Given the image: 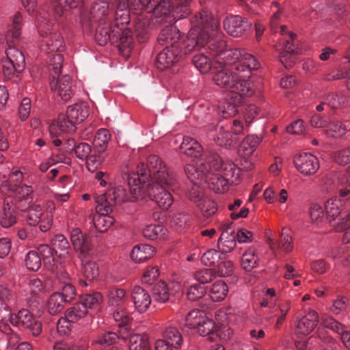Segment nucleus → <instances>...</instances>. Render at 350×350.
Here are the masks:
<instances>
[{
    "label": "nucleus",
    "mask_w": 350,
    "mask_h": 350,
    "mask_svg": "<svg viewBox=\"0 0 350 350\" xmlns=\"http://www.w3.org/2000/svg\"><path fill=\"white\" fill-rule=\"evenodd\" d=\"M189 23L191 29L183 43L185 53H189L206 46L216 65L232 64L235 69L247 72L251 68H259L257 59L245 50L226 49V42L219 30V23L208 10L196 12Z\"/></svg>",
    "instance_id": "1"
},
{
    "label": "nucleus",
    "mask_w": 350,
    "mask_h": 350,
    "mask_svg": "<svg viewBox=\"0 0 350 350\" xmlns=\"http://www.w3.org/2000/svg\"><path fill=\"white\" fill-rule=\"evenodd\" d=\"M109 5L108 1L97 0L89 12L82 14L83 30L88 33L94 31V39L99 45L104 46L110 42L118 47L124 57L128 58L133 46L131 31L125 27L126 24H122L120 18L113 23L110 22Z\"/></svg>",
    "instance_id": "2"
},
{
    "label": "nucleus",
    "mask_w": 350,
    "mask_h": 350,
    "mask_svg": "<svg viewBox=\"0 0 350 350\" xmlns=\"http://www.w3.org/2000/svg\"><path fill=\"white\" fill-rule=\"evenodd\" d=\"M150 181L147 186V193L159 207L168 209L174 200L169 188L175 183L173 176L168 172L165 163L157 155H150L147 160Z\"/></svg>",
    "instance_id": "3"
},
{
    "label": "nucleus",
    "mask_w": 350,
    "mask_h": 350,
    "mask_svg": "<svg viewBox=\"0 0 350 350\" xmlns=\"http://www.w3.org/2000/svg\"><path fill=\"white\" fill-rule=\"evenodd\" d=\"M22 16L16 13L12 21V24L6 35L8 47L5 51L7 62L3 64V74L8 79L15 75L21 73L25 67V56L21 51L15 46L14 39H18L21 36Z\"/></svg>",
    "instance_id": "4"
},
{
    "label": "nucleus",
    "mask_w": 350,
    "mask_h": 350,
    "mask_svg": "<svg viewBox=\"0 0 350 350\" xmlns=\"http://www.w3.org/2000/svg\"><path fill=\"white\" fill-rule=\"evenodd\" d=\"M185 171L188 178L195 185H200L204 181L207 183L209 188L216 193L226 192L231 183L219 172L210 170L205 160L201 161L197 166L187 164Z\"/></svg>",
    "instance_id": "5"
},
{
    "label": "nucleus",
    "mask_w": 350,
    "mask_h": 350,
    "mask_svg": "<svg viewBox=\"0 0 350 350\" xmlns=\"http://www.w3.org/2000/svg\"><path fill=\"white\" fill-rule=\"evenodd\" d=\"M214 68L215 74L213 79L215 85L220 88H237L238 85L241 87L250 88L251 85L257 87L261 85V79L254 82L252 77V71L258 68H251L247 72L235 69L232 64H228L219 66L214 64Z\"/></svg>",
    "instance_id": "6"
},
{
    "label": "nucleus",
    "mask_w": 350,
    "mask_h": 350,
    "mask_svg": "<svg viewBox=\"0 0 350 350\" xmlns=\"http://www.w3.org/2000/svg\"><path fill=\"white\" fill-rule=\"evenodd\" d=\"M141 9L147 12L146 15L158 26L171 23L174 19L181 18L174 11V5L170 0H138Z\"/></svg>",
    "instance_id": "7"
},
{
    "label": "nucleus",
    "mask_w": 350,
    "mask_h": 350,
    "mask_svg": "<svg viewBox=\"0 0 350 350\" xmlns=\"http://www.w3.org/2000/svg\"><path fill=\"white\" fill-rule=\"evenodd\" d=\"M54 24L53 19H48L41 16L38 18V31L44 42L42 50L47 53L61 51L64 48L62 36L53 28Z\"/></svg>",
    "instance_id": "8"
},
{
    "label": "nucleus",
    "mask_w": 350,
    "mask_h": 350,
    "mask_svg": "<svg viewBox=\"0 0 350 350\" xmlns=\"http://www.w3.org/2000/svg\"><path fill=\"white\" fill-rule=\"evenodd\" d=\"M254 94V89H234L229 90L226 94V100L221 107L220 112L224 118L235 116L238 113L237 106L242 104L247 98Z\"/></svg>",
    "instance_id": "9"
},
{
    "label": "nucleus",
    "mask_w": 350,
    "mask_h": 350,
    "mask_svg": "<svg viewBox=\"0 0 350 350\" xmlns=\"http://www.w3.org/2000/svg\"><path fill=\"white\" fill-rule=\"evenodd\" d=\"M210 170L219 172L231 183L237 181L239 176L240 169L232 161H224L217 155L207 157L205 159Z\"/></svg>",
    "instance_id": "10"
},
{
    "label": "nucleus",
    "mask_w": 350,
    "mask_h": 350,
    "mask_svg": "<svg viewBox=\"0 0 350 350\" xmlns=\"http://www.w3.org/2000/svg\"><path fill=\"white\" fill-rule=\"evenodd\" d=\"M280 33L282 36L288 34V36L283 40V51L280 54V62L286 68H290L294 64L295 56L298 53V49L294 43L296 34L288 32L284 25L280 27Z\"/></svg>",
    "instance_id": "11"
},
{
    "label": "nucleus",
    "mask_w": 350,
    "mask_h": 350,
    "mask_svg": "<svg viewBox=\"0 0 350 350\" xmlns=\"http://www.w3.org/2000/svg\"><path fill=\"white\" fill-rule=\"evenodd\" d=\"M185 51V46L175 48L169 46H165L157 55L156 62L157 68L164 70L171 68L179 61L183 54H187Z\"/></svg>",
    "instance_id": "12"
},
{
    "label": "nucleus",
    "mask_w": 350,
    "mask_h": 350,
    "mask_svg": "<svg viewBox=\"0 0 350 350\" xmlns=\"http://www.w3.org/2000/svg\"><path fill=\"white\" fill-rule=\"evenodd\" d=\"M294 164L299 173L306 176L315 174L320 167L318 158L308 152L300 154L295 157Z\"/></svg>",
    "instance_id": "13"
},
{
    "label": "nucleus",
    "mask_w": 350,
    "mask_h": 350,
    "mask_svg": "<svg viewBox=\"0 0 350 350\" xmlns=\"http://www.w3.org/2000/svg\"><path fill=\"white\" fill-rule=\"evenodd\" d=\"M223 25L229 35L241 37L250 31L252 24L247 19L236 15L226 17Z\"/></svg>",
    "instance_id": "14"
},
{
    "label": "nucleus",
    "mask_w": 350,
    "mask_h": 350,
    "mask_svg": "<svg viewBox=\"0 0 350 350\" xmlns=\"http://www.w3.org/2000/svg\"><path fill=\"white\" fill-rule=\"evenodd\" d=\"M64 62L63 55L60 53H56L53 55L51 59L50 67L53 71L51 75L53 79L50 81L51 88H62V86H68L71 82V78L69 75H65L61 78L59 75L61 72Z\"/></svg>",
    "instance_id": "15"
},
{
    "label": "nucleus",
    "mask_w": 350,
    "mask_h": 350,
    "mask_svg": "<svg viewBox=\"0 0 350 350\" xmlns=\"http://www.w3.org/2000/svg\"><path fill=\"white\" fill-rule=\"evenodd\" d=\"M319 322L318 313L310 309L307 313L297 322L295 334L299 338H304L309 335L317 327Z\"/></svg>",
    "instance_id": "16"
},
{
    "label": "nucleus",
    "mask_w": 350,
    "mask_h": 350,
    "mask_svg": "<svg viewBox=\"0 0 350 350\" xmlns=\"http://www.w3.org/2000/svg\"><path fill=\"white\" fill-rule=\"evenodd\" d=\"M181 33L176 26L173 25H166L158 37V43L161 45L169 46L172 48L184 47L183 43L187 38L180 41Z\"/></svg>",
    "instance_id": "17"
},
{
    "label": "nucleus",
    "mask_w": 350,
    "mask_h": 350,
    "mask_svg": "<svg viewBox=\"0 0 350 350\" xmlns=\"http://www.w3.org/2000/svg\"><path fill=\"white\" fill-rule=\"evenodd\" d=\"M16 223V213L12 199L8 196L5 198L3 204L0 206V224L4 228H8Z\"/></svg>",
    "instance_id": "18"
},
{
    "label": "nucleus",
    "mask_w": 350,
    "mask_h": 350,
    "mask_svg": "<svg viewBox=\"0 0 350 350\" xmlns=\"http://www.w3.org/2000/svg\"><path fill=\"white\" fill-rule=\"evenodd\" d=\"M70 240L75 250L79 252V257H85V254L92 250L90 241L83 234L82 231L75 228L70 231Z\"/></svg>",
    "instance_id": "19"
},
{
    "label": "nucleus",
    "mask_w": 350,
    "mask_h": 350,
    "mask_svg": "<svg viewBox=\"0 0 350 350\" xmlns=\"http://www.w3.org/2000/svg\"><path fill=\"white\" fill-rule=\"evenodd\" d=\"M132 299L135 309L139 313H144L150 308L152 299L149 293L143 288L136 286L133 288Z\"/></svg>",
    "instance_id": "20"
},
{
    "label": "nucleus",
    "mask_w": 350,
    "mask_h": 350,
    "mask_svg": "<svg viewBox=\"0 0 350 350\" xmlns=\"http://www.w3.org/2000/svg\"><path fill=\"white\" fill-rule=\"evenodd\" d=\"M76 127L72 121L67 118L66 114H59L55 122L50 125L49 131L51 135L57 136L61 133L74 132Z\"/></svg>",
    "instance_id": "21"
},
{
    "label": "nucleus",
    "mask_w": 350,
    "mask_h": 350,
    "mask_svg": "<svg viewBox=\"0 0 350 350\" xmlns=\"http://www.w3.org/2000/svg\"><path fill=\"white\" fill-rule=\"evenodd\" d=\"M66 114L77 126L88 117L89 107L85 103H76L68 107Z\"/></svg>",
    "instance_id": "22"
},
{
    "label": "nucleus",
    "mask_w": 350,
    "mask_h": 350,
    "mask_svg": "<svg viewBox=\"0 0 350 350\" xmlns=\"http://www.w3.org/2000/svg\"><path fill=\"white\" fill-rule=\"evenodd\" d=\"M158 27L146 14L140 16L135 23V33L139 42H144L149 38V31Z\"/></svg>",
    "instance_id": "23"
},
{
    "label": "nucleus",
    "mask_w": 350,
    "mask_h": 350,
    "mask_svg": "<svg viewBox=\"0 0 350 350\" xmlns=\"http://www.w3.org/2000/svg\"><path fill=\"white\" fill-rule=\"evenodd\" d=\"M53 250L56 255L64 258V261L68 260L70 257V247L68 241L62 234L54 236L51 241Z\"/></svg>",
    "instance_id": "24"
},
{
    "label": "nucleus",
    "mask_w": 350,
    "mask_h": 350,
    "mask_svg": "<svg viewBox=\"0 0 350 350\" xmlns=\"http://www.w3.org/2000/svg\"><path fill=\"white\" fill-rule=\"evenodd\" d=\"M154 247L148 244H139L133 247L131 252V259L137 263L146 261L155 254Z\"/></svg>",
    "instance_id": "25"
},
{
    "label": "nucleus",
    "mask_w": 350,
    "mask_h": 350,
    "mask_svg": "<svg viewBox=\"0 0 350 350\" xmlns=\"http://www.w3.org/2000/svg\"><path fill=\"white\" fill-rule=\"evenodd\" d=\"M190 199L196 204L204 217H211L217 211L215 202L207 197H202L198 194L191 196Z\"/></svg>",
    "instance_id": "26"
},
{
    "label": "nucleus",
    "mask_w": 350,
    "mask_h": 350,
    "mask_svg": "<svg viewBox=\"0 0 350 350\" xmlns=\"http://www.w3.org/2000/svg\"><path fill=\"white\" fill-rule=\"evenodd\" d=\"M146 180V176L143 173L141 174L133 173L128 176V185L132 198L137 199L142 196Z\"/></svg>",
    "instance_id": "27"
},
{
    "label": "nucleus",
    "mask_w": 350,
    "mask_h": 350,
    "mask_svg": "<svg viewBox=\"0 0 350 350\" xmlns=\"http://www.w3.org/2000/svg\"><path fill=\"white\" fill-rule=\"evenodd\" d=\"M262 137L258 135H250L245 137L241 142L239 152L244 157H250L255 152L256 148L262 142Z\"/></svg>",
    "instance_id": "28"
},
{
    "label": "nucleus",
    "mask_w": 350,
    "mask_h": 350,
    "mask_svg": "<svg viewBox=\"0 0 350 350\" xmlns=\"http://www.w3.org/2000/svg\"><path fill=\"white\" fill-rule=\"evenodd\" d=\"M105 200L106 201H109V204H117L128 200H131V198L124 187L116 185L111 187L107 191Z\"/></svg>",
    "instance_id": "29"
},
{
    "label": "nucleus",
    "mask_w": 350,
    "mask_h": 350,
    "mask_svg": "<svg viewBox=\"0 0 350 350\" xmlns=\"http://www.w3.org/2000/svg\"><path fill=\"white\" fill-rule=\"evenodd\" d=\"M180 148L185 155L198 158L201 156L202 148L197 140L190 137H184Z\"/></svg>",
    "instance_id": "30"
},
{
    "label": "nucleus",
    "mask_w": 350,
    "mask_h": 350,
    "mask_svg": "<svg viewBox=\"0 0 350 350\" xmlns=\"http://www.w3.org/2000/svg\"><path fill=\"white\" fill-rule=\"evenodd\" d=\"M215 142L220 146H231L237 142V138L232 137L230 132L224 126L216 129L215 134H211Z\"/></svg>",
    "instance_id": "31"
},
{
    "label": "nucleus",
    "mask_w": 350,
    "mask_h": 350,
    "mask_svg": "<svg viewBox=\"0 0 350 350\" xmlns=\"http://www.w3.org/2000/svg\"><path fill=\"white\" fill-rule=\"evenodd\" d=\"M119 338L127 340L124 332L120 331V335L118 336L112 332H107L96 336L92 341V345H99L101 346H111L116 344Z\"/></svg>",
    "instance_id": "32"
},
{
    "label": "nucleus",
    "mask_w": 350,
    "mask_h": 350,
    "mask_svg": "<svg viewBox=\"0 0 350 350\" xmlns=\"http://www.w3.org/2000/svg\"><path fill=\"white\" fill-rule=\"evenodd\" d=\"M129 340V347L130 350H152L149 340L146 335L133 334H125Z\"/></svg>",
    "instance_id": "33"
},
{
    "label": "nucleus",
    "mask_w": 350,
    "mask_h": 350,
    "mask_svg": "<svg viewBox=\"0 0 350 350\" xmlns=\"http://www.w3.org/2000/svg\"><path fill=\"white\" fill-rule=\"evenodd\" d=\"M142 232L144 237L151 240H163L167 237V230L159 224L148 225Z\"/></svg>",
    "instance_id": "34"
},
{
    "label": "nucleus",
    "mask_w": 350,
    "mask_h": 350,
    "mask_svg": "<svg viewBox=\"0 0 350 350\" xmlns=\"http://www.w3.org/2000/svg\"><path fill=\"white\" fill-rule=\"evenodd\" d=\"M229 289L227 284L221 280L214 282L210 288L209 296L213 301L224 300L228 293Z\"/></svg>",
    "instance_id": "35"
},
{
    "label": "nucleus",
    "mask_w": 350,
    "mask_h": 350,
    "mask_svg": "<svg viewBox=\"0 0 350 350\" xmlns=\"http://www.w3.org/2000/svg\"><path fill=\"white\" fill-rule=\"evenodd\" d=\"M23 210H27V222L29 225L35 226L37 224H39V222H41V224H43L44 222L41 218L43 215V211L42 208L40 207V205L38 204H32L28 206L23 205L22 206Z\"/></svg>",
    "instance_id": "36"
},
{
    "label": "nucleus",
    "mask_w": 350,
    "mask_h": 350,
    "mask_svg": "<svg viewBox=\"0 0 350 350\" xmlns=\"http://www.w3.org/2000/svg\"><path fill=\"white\" fill-rule=\"evenodd\" d=\"M293 249V244L291 230L288 228H283L280 234V242L276 245L275 252H279L286 254Z\"/></svg>",
    "instance_id": "37"
},
{
    "label": "nucleus",
    "mask_w": 350,
    "mask_h": 350,
    "mask_svg": "<svg viewBox=\"0 0 350 350\" xmlns=\"http://www.w3.org/2000/svg\"><path fill=\"white\" fill-rule=\"evenodd\" d=\"M65 315L70 321L77 323L88 316V310L83 304L77 302L66 310Z\"/></svg>",
    "instance_id": "38"
},
{
    "label": "nucleus",
    "mask_w": 350,
    "mask_h": 350,
    "mask_svg": "<svg viewBox=\"0 0 350 350\" xmlns=\"http://www.w3.org/2000/svg\"><path fill=\"white\" fill-rule=\"evenodd\" d=\"M111 140V134L106 129H98L94 138L93 144L98 152H104Z\"/></svg>",
    "instance_id": "39"
},
{
    "label": "nucleus",
    "mask_w": 350,
    "mask_h": 350,
    "mask_svg": "<svg viewBox=\"0 0 350 350\" xmlns=\"http://www.w3.org/2000/svg\"><path fill=\"white\" fill-rule=\"evenodd\" d=\"M78 1L79 0H53L51 2V12L54 17L61 16L65 11L76 8Z\"/></svg>",
    "instance_id": "40"
},
{
    "label": "nucleus",
    "mask_w": 350,
    "mask_h": 350,
    "mask_svg": "<svg viewBox=\"0 0 350 350\" xmlns=\"http://www.w3.org/2000/svg\"><path fill=\"white\" fill-rule=\"evenodd\" d=\"M66 301L60 295V293H53L48 299L46 308L51 315H56L59 313L64 308Z\"/></svg>",
    "instance_id": "41"
},
{
    "label": "nucleus",
    "mask_w": 350,
    "mask_h": 350,
    "mask_svg": "<svg viewBox=\"0 0 350 350\" xmlns=\"http://www.w3.org/2000/svg\"><path fill=\"white\" fill-rule=\"evenodd\" d=\"M342 202L338 199H330L325 204V211L326 212L329 224L336 220L341 213Z\"/></svg>",
    "instance_id": "42"
},
{
    "label": "nucleus",
    "mask_w": 350,
    "mask_h": 350,
    "mask_svg": "<svg viewBox=\"0 0 350 350\" xmlns=\"http://www.w3.org/2000/svg\"><path fill=\"white\" fill-rule=\"evenodd\" d=\"M163 338L167 342L172 344L178 349H180L183 342L182 334L175 327H167L163 332Z\"/></svg>",
    "instance_id": "43"
},
{
    "label": "nucleus",
    "mask_w": 350,
    "mask_h": 350,
    "mask_svg": "<svg viewBox=\"0 0 350 350\" xmlns=\"http://www.w3.org/2000/svg\"><path fill=\"white\" fill-rule=\"evenodd\" d=\"M192 62L196 68L203 74L215 69L214 62H212L204 53H199L194 55Z\"/></svg>",
    "instance_id": "44"
},
{
    "label": "nucleus",
    "mask_w": 350,
    "mask_h": 350,
    "mask_svg": "<svg viewBox=\"0 0 350 350\" xmlns=\"http://www.w3.org/2000/svg\"><path fill=\"white\" fill-rule=\"evenodd\" d=\"M113 217L105 214L96 213L93 217L95 228L100 232H106L114 223Z\"/></svg>",
    "instance_id": "45"
},
{
    "label": "nucleus",
    "mask_w": 350,
    "mask_h": 350,
    "mask_svg": "<svg viewBox=\"0 0 350 350\" xmlns=\"http://www.w3.org/2000/svg\"><path fill=\"white\" fill-rule=\"evenodd\" d=\"M346 126L339 121H332L327 124L324 133L328 138H339L346 133Z\"/></svg>",
    "instance_id": "46"
},
{
    "label": "nucleus",
    "mask_w": 350,
    "mask_h": 350,
    "mask_svg": "<svg viewBox=\"0 0 350 350\" xmlns=\"http://www.w3.org/2000/svg\"><path fill=\"white\" fill-rule=\"evenodd\" d=\"M310 217L312 224L319 226L325 221L324 206L319 204H312L310 206Z\"/></svg>",
    "instance_id": "47"
},
{
    "label": "nucleus",
    "mask_w": 350,
    "mask_h": 350,
    "mask_svg": "<svg viewBox=\"0 0 350 350\" xmlns=\"http://www.w3.org/2000/svg\"><path fill=\"white\" fill-rule=\"evenodd\" d=\"M152 295L157 302L165 303L169 300L170 292L167 284L163 281H159L152 289Z\"/></svg>",
    "instance_id": "48"
},
{
    "label": "nucleus",
    "mask_w": 350,
    "mask_h": 350,
    "mask_svg": "<svg viewBox=\"0 0 350 350\" xmlns=\"http://www.w3.org/2000/svg\"><path fill=\"white\" fill-rule=\"evenodd\" d=\"M215 318L219 323L223 325L234 322L237 319V310L231 307L222 308L217 311Z\"/></svg>",
    "instance_id": "49"
},
{
    "label": "nucleus",
    "mask_w": 350,
    "mask_h": 350,
    "mask_svg": "<svg viewBox=\"0 0 350 350\" xmlns=\"http://www.w3.org/2000/svg\"><path fill=\"white\" fill-rule=\"evenodd\" d=\"M258 257L254 249L250 248L247 250L241 258V266L247 271L252 270L258 265Z\"/></svg>",
    "instance_id": "50"
},
{
    "label": "nucleus",
    "mask_w": 350,
    "mask_h": 350,
    "mask_svg": "<svg viewBox=\"0 0 350 350\" xmlns=\"http://www.w3.org/2000/svg\"><path fill=\"white\" fill-rule=\"evenodd\" d=\"M246 127H250L252 122L260 114V109L255 105L249 104L245 106L241 111Z\"/></svg>",
    "instance_id": "51"
},
{
    "label": "nucleus",
    "mask_w": 350,
    "mask_h": 350,
    "mask_svg": "<svg viewBox=\"0 0 350 350\" xmlns=\"http://www.w3.org/2000/svg\"><path fill=\"white\" fill-rule=\"evenodd\" d=\"M215 327L214 321L206 315L202 320L199 326L196 329L201 336H207L211 340H213V332Z\"/></svg>",
    "instance_id": "52"
},
{
    "label": "nucleus",
    "mask_w": 350,
    "mask_h": 350,
    "mask_svg": "<svg viewBox=\"0 0 350 350\" xmlns=\"http://www.w3.org/2000/svg\"><path fill=\"white\" fill-rule=\"evenodd\" d=\"M234 269V264L230 260L221 258L214 269L216 277L224 278L230 276Z\"/></svg>",
    "instance_id": "53"
},
{
    "label": "nucleus",
    "mask_w": 350,
    "mask_h": 350,
    "mask_svg": "<svg viewBox=\"0 0 350 350\" xmlns=\"http://www.w3.org/2000/svg\"><path fill=\"white\" fill-rule=\"evenodd\" d=\"M10 191L15 193V196L21 202L25 201L27 204H29L32 202L31 193L33 189L31 186L21 185L17 187H10Z\"/></svg>",
    "instance_id": "54"
},
{
    "label": "nucleus",
    "mask_w": 350,
    "mask_h": 350,
    "mask_svg": "<svg viewBox=\"0 0 350 350\" xmlns=\"http://www.w3.org/2000/svg\"><path fill=\"white\" fill-rule=\"evenodd\" d=\"M205 316L206 314L203 311L193 310L187 314L185 325L189 329H196Z\"/></svg>",
    "instance_id": "55"
},
{
    "label": "nucleus",
    "mask_w": 350,
    "mask_h": 350,
    "mask_svg": "<svg viewBox=\"0 0 350 350\" xmlns=\"http://www.w3.org/2000/svg\"><path fill=\"white\" fill-rule=\"evenodd\" d=\"M23 180V173L20 170H14L10 172L8 179L5 183H3L0 186L1 192L5 190H10V187H17L21 185Z\"/></svg>",
    "instance_id": "56"
},
{
    "label": "nucleus",
    "mask_w": 350,
    "mask_h": 350,
    "mask_svg": "<svg viewBox=\"0 0 350 350\" xmlns=\"http://www.w3.org/2000/svg\"><path fill=\"white\" fill-rule=\"evenodd\" d=\"M82 271L84 277L89 281H94L99 276L98 266L96 262L92 260L83 262Z\"/></svg>",
    "instance_id": "57"
},
{
    "label": "nucleus",
    "mask_w": 350,
    "mask_h": 350,
    "mask_svg": "<svg viewBox=\"0 0 350 350\" xmlns=\"http://www.w3.org/2000/svg\"><path fill=\"white\" fill-rule=\"evenodd\" d=\"M103 301V295L98 293L95 292L92 294L84 295L81 298L80 303L85 306V308L96 309Z\"/></svg>",
    "instance_id": "58"
},
{
    "label": "nucleus",
    "mask_w": 350,
    "mask_h": 350,
    "mask_svg": "<svg viewBox=\"0 0 350 350\" xmlns=\"http://www.w3.org/2000/svg\"><path fill=\"white\" fill-rule=\"evenodd\" d=\"M113 318L118 323V326L123 330H127V326L132 320L131 316L124 310H116L113 314Z\"/></svg>",
    "instance_id": "59"
},
{
    "label": "nucleus",
    "mask_w": 350,
    "mask_h": 350,
    "mask_svg": "<svg viewBox=\"0 0 350 350\" xmlns=\"http://www.w3.org/2000/svg\"><path fill=\"white\" fill-rule=\"evenodd\" d=\"M41 257L36 251L29 252L25 257V265L31 271H38L41 267Z\"/></svg>",
    "instance_id": "60"
},
{
    "label": "nucleus",
    "mask_w": 350,
    "mask_h": 350,
    "mask_svg": "<svg viewBox=\"0 0 350 350\" xmlns=\"http://www.w3.org/2000/svg\"><path fill=\"white\" fill-rule=\"evenodd\" d=\"M330 225L337 232L346 231L350 227V215H340Z\"/></svg>",
    "instance_id": "61"
},
{
    "label": "nucleus",
    "mask_w": 350,
    "mask_h": 350,
    "mask_svg": "<svg viewBox=\"0 0 350 350\" xmlns=\"http://www.w3.org/2000/svg\"><path fill=\"white\" fill-rule=\"evenodd\" d=\"M191 217L185 213L176 214L172 220V224L176 229H183L190 225Z\"/></svg>",
    "instance_id": "62"
},
{
    "label": "nucleus",
    "mask_w": 350,
    "mask_h": 350,
    "mask_svg": "<svg viewBox=\"0 0 350 350\" xmlns=\"http://www.w3.org/2000/svg\"><path fill=\"white\" fill-rule=\"evenodd\" d=\"M221 258V254L217 250L212 249L202 255L201 261L206 266H212L217 264Z\"/></svg>",
    "instance_id": "63"
},
{
    "label": "nucleus",
    "mask_w": 350,
    "mask_h": 350,
    "mask_svg": "<svg viewBox=\"0 0 350 350\" xmlns=\"http://www.w3.org/2000/svg\"><path fill=\"white\" fill-rule=\"evenodd\" d=\"M174 5V11L176 14H180V17L185 18L189 13V3L191 0H172Z\"/></svg>",
    "instance_id": "64"
}]
</instances>
